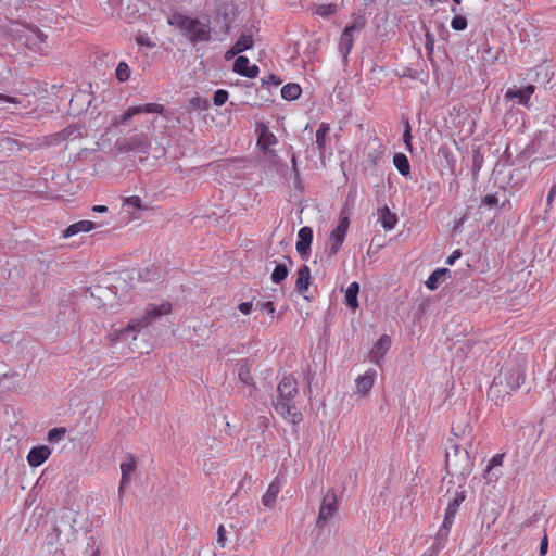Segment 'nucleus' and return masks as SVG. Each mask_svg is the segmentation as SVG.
Returning <instances> with one entry per match:
<instances>
[{
  "label": "nucleus",
  "instance_id": "nucleus-1",
  "mask_svg": "<svg viewBox=\"0 0 556 556\" xmlns=\"http://www.w3.org/2000/svg\"><path fill=\"white\" fill-rule=\"evenodd\" d=\"M526 357L517 356L514 362L505 364L500 375L494 378L488 395L496 404H502L511 391H516L525 382Z\"/></svg>",
  "mask_w": 556,
  "mask_h": 556
},
{
  "label": "nucleus",
  "instance_id": "nucleus-2",
  "mask_svg": "<svg viewBox=\"0 0 556 556\" xmlns=\"http://www.w3.org/2000/svg\"><path fill=\"white\" fill-rule=\"evenodd\" d=\"M169 23L179 27V29L192 43L211 40L212 28L208 22L204 23L199 18H193L178 13L173 15Z\"/></svg>",
  "mask_w": 556,
  "mask_h": 556
},
{
  "label": "nucleus",
  "instance_id": "nucleus-3",
  "mask_svg": "<svg viewBox=\"0 0 556 556\" xmlns=\"http://www.w3.org/2000/svg\"><path fill=\"white\" fill-rule=\"evenodd\" d=\"M278 396L273 401L275 410L281 416L294 408V397L299 393L298 383L292 377H283L277 387Z\"/></svg>",
  "mask_w": 556,
  "mask_h": 556
},
{
  "label": "nucleus",
  "instance_id": "nucleus-4",
  "mask_svg": "<svg viewBox=\"0 0 556 556\" xmlns=\"http://www.w3.org/2000/svg\"><path fill=\"white\" fill-rule=\"evenodd\" d=\"M452 452H446V469L452 476L466 478L472 470L473 463L470 459L467 450H460L458 445H453Z\"/></svg>",
  "mask_w": 556,
  "mask_h": 556
},
{
  "label": "nucleus",
  "instance_id": "nucleus-5",
  "mask_svg": "<svg viewBox=\"0 0 556 556\" xmlns=\"http://www.w3.org/2000/svg\"><path fill=\"white\" fill-rule=\"evenodd\" d=\"M76 522V513L71 509H62L56 516L53 523L52 532L47 534L48 544H54L59 541L62 534L70 541L77 530L74 523Z\"/></svg>",
  "mask_w": 556,
  "mask_h": 556
},
{
  "label": "nucleus",
  "instance_id": "nucleus-6",
  "mask_svg": "<svg viewBox=\"0 0 556 556\" xmlns=\"http://www.w3.org/2000/svg\"><path fill=\"white\" fill-rule=\"evenodd\" d=\"M172 312V304L168 302L160 305L149 304L146 308L144 315L138 319H131L127 328L121 331V336L126 339V333L129 331H138L142 328L148 327L156 318L169 314Z\"/></svg>",
  "mask_w": 556,
  "mask_h": 556
},
{
  "label": "nucleus",
  "instance_id": "nucleus-7",
  "mask_svg": "<svg viewBox=\"0 0 556 556\" xmlns=\"http://www.w3.org/2000/svg\"><path fill=\"white\" fill-rule=\"evenodd\" d=\"M339 502L336 491L329 489L323 497L316 527L323 529L327 522L338 513Z\"/></svg>",
  "mask_w": 556,
  "mask_h": 556
},
{
  "label": "nucleus",
  "instance_id": "nucleus-8",
  "mask_svg": "<svg viewBox=\"0 0 556 556\" xmlns=\"http://www.w3.org/2000/svg\"><path fill=\"white\" fill-rule=\"evenodd\" d=\"M118 150L122 152H139L148 154L150 150V139L146 134H136L130 137H126L117 142Z\"/></svg>",
  "mask_w": 556,
  "mask_h": 556
},
{
  "label": "nucleus",
  "instance_id": "nucleus-9",
  "mask_svg": "<svg viewBox=\"0 0 556 556\" xmlns=\"http://www.w3.org/2000/svg\"><path fill=\"white\" fill-rule=\"evenodd\" d=\"M215 13L217 23L220 25L222 33L228 35L231 29V24L236 18L233 4L222 2L216 7Z\"/></svg>",
  "mask_w": 556,
  "mask_h": 556
},
{
  "label": "nucleus",
  "instance_id": "nucleus-10",
  "mask_svg": "<svg viewBox=\"0 0 556 556\" xmlns=\"http://www.w3.org/2000/svg\"><path fill=\"white\" fill-rule=\"evenodd\" d=\"M165 108L162 104L159 103H147L142 105L137 106H130L127 111H125L121 117L119 121L115 122L114 124H126L128 121H130L135 115L141 114V113H157L161 115H164Z\"/></svg>",
  "mask_w": 556,
  "mask_h": 556
},
{
  "label": "nucleus",
  "instance_id": "nucleus-11",
  "mask_svg": "<svg viewBox=\"0 0 556 556\" xmlns=\"http://www.w3.org/2000/svg\"><path fill=\"white\" fill-rule=\"evenodd\" d=\"M299 241L295 244L296 251L303 260H307L313 241V230L311 227L304 226L299 230Z\"/></svg>",
  "mask_w": 556,
  "mask_h": 556
},
{
  "label": "nucleus",
  "instance_id": "nucleus-12",
  "mask_svg": "<svg viewBox=\"0 0 556 556\" xmlns=\"http://www.w3.org/2000/svg\"><path fill=\"white\" fill-rule=\"evenodd\" d=\"M255 131L257 134V147L260 150L270 148L278 142L276 136L264 123H257Z\"/></svg>",
  "mask_w": 556,
  "mask_h": 556
},
{
  "label": "nucleus",
  "instance_id": "nucleus-13",
  "mask_svg": "<svg viewBox=\"0 0 556 556\" xmlns=\"http://www.w3.org/2000/svg\"><path fill=\"white\" fill-rule=\"evenodd\" d=\"M50 454L51 450L47 445L34 446L27 455V462L31 467H38L48 459Z\"/></svg>",
  "mask_w": 556,
  "mask_h": 556
},
{
  "label": "nucleus",
  "instance_id": "nucleus-14",
  "mask_svg": "<svg viewBox=\"0 0 556 556\" xmlns=\"http://www.w3.org/2000/svg\"><path fill=\"white\" fill-rule=\"evenodd\" d=\"M128 462H124L121 464L122 479L118 488L119 496H122L125 486L130 482L131 475L136 470L137 464L135 457L129 454Z\"/></svg>",
  "mask_w": 556,
  "mask_h": 556
},
{
  "label": "nucleus",
  "instance_id": "nucleus-15",
  "mask_svg": "<svg viewBox=\"0 0 556 556\" xmlns=\"http://www.w3.org/2000/svg\"><path fill=\"white\" fill-rule=\"evenodd\" d=\"M465 491L457 492L454 500L448 504L445 511V528H451L460 504L465 501Z\"/></svg>",
  "mask_w": 556,
  "mask_h": 556
},
{
  "label": "nucleus",
  "instance_id": "nucleus-16",
  "mask_svg": "<svg viewBox=\"0 0 556 556\" xmlns=\"http://www.w3.org/2000/svg\"><path fill=\"white\" fill-rule=\"evenodd\" d=\"M311 285V270L307 265H302L296 271L295 291L304 294Z\"/></svg>",
  "mask_w": 556,
  "mask_h": 556
},
{
  "label": "nucleus",
  "instance_id": "nucleus-17",
  "mask_svg": "<svg viewBox=\"0 0 556 556\" xmlns=\"http://www.w3.org/2000/svg\"><path fill=\"white\" fill-rule=\"evenodd\" d=\"M535 91L534 85H527L523 88L511 90L509 89L506 93V97L509 99H518V103L526 105L533 92Z\"/></svg>",
  "mask_w": 556,
  "mask_h": 556
},
{
  "label": "nucleus",
  "instance_id": "nucleus-18",
  "mask_svg": "<svg viewBox=\"0 0 556 556\" xmlns=\"http://www.w3.org/2000/svg\"><path fill=\"white\" fill-rule=\"evenodd\" d=\"M280 492V481L277 477L268 486L266 493L262 497V503L264 506L271 508L275 506L276 498L278 493Z\"/></svg>",
  "mask_w": 556,
  "mask_h": 556
},
{
  "label": "nucleus",
  "instance_id": "nucleus-19",
  "mask_svg": "<svg viewBox=\"0 0 556 556\" xmlns=\"http://www.w3.org/2000/svg\"><path fill=\"white\" fill-rule=\"evenodd\" d=\"M96 228V223L91 222V220H80V222H77V223H74L72 225H70L64 231H63V236L65 238H70L72 236H75L77 235L78 232L80 231H91L92 229Z\"/></svg>",
  "mask_w": 556,
  "mask_h": 556
},
{
  "label": "nucleus",
  "instance_id": "nucleus-20",
  "mask_svg": "<svg viewBox=\"0 0 556 556\" xmlns=\"http://www.w3.org/2000/svg\"><path fill=\"white\" fill-rule=\"evenodd\" d=\"M345 236L346 235L342 232H337L334 229L330 232L328 240L329 248L326 250V253L329 257L336 256L338 254L342 243L344 242Z\"/></svg>",
  "mask_w": 556,
  "mask_h": 556
},
{
  "label": "nucleus",
  "instance_id": "nucleus-21",
  "mask_svg": "<svg viewBox=\"0 0 556 556\" xmlns=\"http://www.w3.org/2000/svg\"><path fill=\"white\" fill-rule=\"evenodd\" d=\"M251 362L248 358L241 359L238 370V377L241 382L255 389V382L251 375Z\"/></svg>",
  "mask_w": 556,
  "mask_h": 556
},
{
  "label": "nucleus",
  "instance_id": "nucleus-22",
  "mask_svg": "<svg viewBox=\"0 0 556 556\" xmlns=\"http://www.w3.org/2000/svg\"><path fill=\"white\" fill-rule=\"evenodd\" d=\"M379 220L382 224V227L387 230H391L395 227L397 223V217L394 213H392L388 206H383L378 210Z\"/></svg>",
  "mask_w": 556,
  "mask_h": 556
},
{
  "label": "nucleus",
  "instance_id": "nucleus-23",
  "mask_svg": "<svg viewBox=\"0 0 556 556\" xmlns=\"http://www.w3.org/2000/svg\"><path fill=\"white\" fill-rule=\"evenodd\" d=\"M448 268H438L434 271L431 273L429 278L426 281V287L429 290H435L438 289L439 285L445 279L447 275H450Z\"/></svg>",
  "mask_w": 556,
  "mask_h": 556
},
{
  "label": "nucleus",
  "instance_id": "nucleus-24",
  "mask_svg": "<svg viewBox=\"0 0 556 556\" xmlns=\"http://www.w3.org/2000/svg\"><path fill=\"white\" fill-rule=\"evenodd\" d=\"M83 126L79 125H70L59 134H56V138L59 141H65L68 139H77L83 137Z\"/></svg>",
  "mask_w": 556,
  "mask_h": 556
},
{
  "label": "nucleus",
  "instance_id": "nucleus-25",
  "mask_svg": "<svg viewBox=\"0 0 556 556\" xmlns=\"http://www.w3.org/2000/svg\"><path fill=\"white\" fill-rule=\"evenodd\" d=\"M359 292L358 282H352L345 292V305L352 309L358 307L357 295Z\"/></svg>",
  "mask_w": 556,
  "mask_h": 556
},
{
  "label": "nucleus",
  "instance_id": "nucleus-26",
  "mask_svg": "<svg viewBox=\"0 0 556 556\" xmlns=\"http://www.w3.org/2000/svg\"><path fill=\"white\" fill-rule=\"evenodd\" d=\"M393 163L399 173L403 176H408L410 173V165L407 156L403 153H395L393 156Z\"/></svg>",
  "mask_w": 556,
  "mask_h": 556
},
{
  "label": "nucleus",
  "instance_id": "nucleus-27",
  "mask_svg": "<svg viewBox=\"0 0 556 556\" xmlns=\"http://www.w3.org/2000/svg\"><path fill=\"white\" fill-rule=\"evenodd\" d=\"M302 93V89L299 84L289 83L281 88V97L285 100H296Z\"/></svg>",
  "mask_w": 556,
  "mask_h": 556
},
{
  "label": "nucleus",
  "instance_id": "nucleus-28",
  "mask_svg": "<svg viewBox=\"0 0 556 556\" xmlns=\"http://www.w3.org/2000/svg\"><path fill=\"white\" fill-rule=\"evenodd\" d=\"M391 344L390 337L387 334L381 336L378 341L374 344L371 353L376 357L384 356L386 352L389 350Z\"/></svg>",
  "mask_w": 556,
  "mask_h": 556
},
{
  "label": "nucleus",
  "instance_id": "nucleus-29",
  "mask_svg": "<svg viewBox=\"0 0 556 556\" xmlns=\"http://www.w3.org/2000/svg\"><path fill=\"white\" fill-rule=\"evenodd\" d=\"M376 372H367L363 377H359L357 382V390L362 394H366L374 386Z\"/></svg>",
  "mask_w": 556,
  "mask_h": 556
},
{
  "label": "nucleus",
  "instance_id": "nucleus-30",
  "mask_svg": "<svg viewBox=\"0 0 556 556\" xmlns=\"http://www.w3.org/2000/svg\"><path fill=\"white\" fill-rule=\"evenodd\" d=\"M484 161V156L481 153V147L472 149V166H471V174L473 180H477L478 174L480 169L482 168V164Z\"/></svg>",
  "mask_w": 556,
  "mask_h": 556
},
{
  "label": "nucleus",
  "instance_id": "nucleus-31",
  "mask_svg": "<svg viewBox=\"0 0 556 556\" xmlns=\"http://www.w3.org/2000/svg\"><path fill=\"white\" fill-rule=\"evenodd\" d=\"M289 269L287 263H279L271 273V281L276 285L281 283L288 276Z\"/></svg>",
  "mask_w": 556,
  "mask_h": 556
},
{
  "label": "nucleus",
  "instance_id": "nucleus-32",
  "mask_svg": "<svg viewBox=\"0 0 556 556\" xmlns=\"http://www.w3.org/2000/svg\"><path fill=\"white\" fill-rule=\"evenodd\" d=\"M353 38L351 36H348V31H342L339 41V50L342 53L344 60L348 59V55L353 48Z\"/></svg>",
  "mask_w": 556,
  "mask_h": 556
},
{
  "label": "nucleus",
  "instance_id": "nucleus-33",
  "mask_svg": "<svg viewBox=\"0 0 556 556\" xmlns=\"http://www.w3.org/2000/svg\"><path fill=\"white\" fill-rule=\"evenodd\" d=\"M330 130L329 124L323 123L316 131V144L320 153L325 150L326 136Z\"/></svg>",
  "mask_w": 556,
  "mask_h": 556
},
{
  "label": "nucleus",
  "instance_id": "nucleus-34",
  "mask_svg": "<svg viewBox=\"0 0 556 556\" xmlns=\"http://www.w3.org/2000/svg\"><path fill=\"white\" fill-rule=\"evenodd\" d=\"M236 50L244 52L253 47V37L251 34H241L239 39L235 43Z\"/></svg>",
  "mask_w": 556,
  "mask_h": 556
},
{
  "label": "nucleus",
  "instance_id": "nucleus-35",
  "mask_svg": "<svg viewBox=\"0 0 556 556\" xmlns=\"http://www.w3.org/2000/svg\"><path fill=\"white\" fill-rule=\"evenodd\" d=\"M315 12L323 17H328L338 12V5L336 3L320 4Z\"/></svg>",
  "mask_w": 556,
  "mask_h": 556
},
{
  "label": "nucleus",
  "instance_id": "nucleus-36",
  "mask_svg": "<svg viewBox=\"0 0 556 556\" xmlns=\"http://www.w3.org/2000/svg\"><path fill=\"white\" fill-rule=\"evenodd\" d=\"M130 73H131L130 67L126 62L122 61L118 63V65L116 67V78L121 83L128 80L130 77Z\"/></svg>",
  "mask_w": 556,
  "mask_h": 556
},
{
  "label": "nucleus",
  "instance_id": "nucleus-37",
  "mask_svg": "<svg viewBox=\"0 0 556 556\" xmlns=\"http://www.w3.org/2000/svg\"><path fill=\"white\" fill-rule=\"evenodd\" d=\"M123 205L124 206H131L134 208L141 210V211H148L149 210V206L143 205L141 199L138 195H131V197H128V198H124Z\"/></svg>",
  "mask_w": 556,
  "mask_h": 556
},
{
  "label": "nucleus",
  "instance_id": "nucleus-38",
  "mask_svg": "<svg viewBox=\"0 0 556 556\" xmlns=\"http://www.w3.org/2000/svg\"><path fill=\"white\" fill-rule=\"evenodd\" d=\"M66 432L67 430L64 427L52 428L49 430L47 439L50 443H56L65 437Z\"/></svg>",
  "mask_w": 556,
  "mask_h": 556
},
{
  "label": "nucleus",
  "instance_id": "nucleus-39",
  "mask_svg": "<svg viewBox=\"0 0 556 556\" xmlns=\"http://www.w3.org/2000/svg\"><path fill=\"white\" fill-rule=\"evenodd\" d=\"M450 529L451 528H445V521L443 520V523H442V526H441V528L438 531L437 536H435V547L438 549L444 547V544H445V542L447 540V535H448Z\"/></svg>",
  "mask_w": 556,
  "mask_h": 556
},
{
  "label": "nucleus",
  "instance_id": "nucleus-40",
  "mask_svg": "<svg viewBox=\"0 0 556 556\" xmlns=\"http://www.w3.org/2000/svg\"><path fill=\"white\" fill-rule=\"evenodd\" d=\"M249 59L244 55H238V58L235 60L233 63V72L243 75V73L247 71L249 66Z\"/></svg>",
  "mask_w": 556,
  "mask_h": 556
},
{
  "label": "nucleus",
  "instance_id": "nucleus-41",
  "mask_svg": "<svg viewBox=\"0 0 556 556\" xmlns=\"http://www.w3.org/2000/svg\"><path fill=\"white\" fill-rule=\"evenodd\" d=\"M208 106H210V103L204 98L194 97L190 100V109L191 110L204 111V110H207Z\"/></svg>",
  "mask_w": 556,
  "mask_h": 556
},
{
  "label": "nucleus",
  "instance_id": "nucleus-42",
  "mask_svg": "<svg viewBox=\"0 0 556 556\" xmlns=\"http://www.w3.org/2000/svg\"><path fill=\"white\" fill-rule=\"evenodd\" d=\"M467 18L464 15H455L451 22V26L455 30H464L467 27Z\"/></svg>",
  "mask_w": 556,
  "mask_h": 556
},
{
  "label": "nucleus",
  "instance_id": "nucleus-43",
  "mask_svg": "<svg viewBox=\"0 0 556 556\" xmlns=\"http://www.w3.org/2000/svg\"><path fill=\"white\" fill-rule=\"evenodd\" d=\"M412 128L408 119L406 118L404 122L403 141L409 151H412Z\"/></svg>",
  "mask_w": 556,
  "mask_h": 556
},
{
  "label": "nucleus",
  "instance_id": "nucleus-44",
  "mask_svg": "<svg viewBox=\"0 0 556 556\" xmlns=\"http://www.w3.org/2000/svg\"><path fill=\"white\" fill-rule=\"evenodd\" d=\"M283 417H289L293 425H299L303 420V415L298 410L296 405H294V408H291L290 412H286Z\"/></svg>",
  "mask_w": 556,
  "mask_h": 556
},
{
  "label": "nucleus",
  "instance_id": "nucleus-45",
  "mask_svg": "<svg viewBox=\"0 0 556 556\" xmlns=\"http://www.w3.org/2000/svg\"><path fill=\"white\" fill-rule=\"evenodd\" d=\"M228 91L226 90H223V89H219L217 91H215L214 96H213V102L216 106H220L223 104L226 103V101L228 100Z\"/></svg>",
  "mask_w": 556,
  "mask_h": 556
},
{
  "label": "nucleus",
  "instance_id": "nucleus-46",
  "mask_svg": "<svg viewBox=\"0 0 556 556\" xmlns=\"http://www.w3.org/2000/svg\"><path fill=\"white\" fill-rule=\"evenodd\" d=\"M13 146H16L18 150L21 149V143L14 138L4 137L0 140V147L4 149H13Z\"/></svg>",
  "mask_w": 556,
  "mask_h": 556
},
{
  "label": "nucleus",
  "instance_id": "nucleus-47",
  "mask_svg": "<svg viewBox=\"0 0 556 556\" xmlns=\"http://www.w3.org/2000/svg\"><path fill=\"white\" fill-rule=\"evenodd\" d=\"M28 29H29V30L34 34V36H35V40H34V42H33V45H34V46H36V45H37V41H38L39 43H42V42L46 40L47 36H46V35H45V34H43V33H42V31H41L37 26H31V27H29Z\"/></svg>",
  "mask_w": 556,
  "mask_h": 556
},
{
  "label": "nucleus",
  "instance_id": "nucleus-48",
  "mask_svg": "<svg viewBox=\"0 0 556 556\" xmlns=\"http://www.w3.org/2000/svg\"><path fill=\"white\" fill-rule=\"evenodd\" d=\"M498 203V199L496 194H486L481 199V205H485L488 207L496 206Z\"/></svg>",
  "mask_w": 556,
  "mask_h": 556
},
{
  "label": "nucleus",
  "instance_id": "nucleus-49",
  "mask_svg": "<svg viewBox=\"0 0 556 556\" xmlns=\"http://www.w3.org/2000/svg\"><path fill=\"white\" fill-rule=\"evenodd\" d=\"M349 225H350L349 217L348 216H341L340 220H339V224L334 228V230H337V232H342V233L346 235L348 229H349Z\"/></svg>",
  "mask_w": 556,
  "mask_h": 556
},
{
  "label": "nucleus",
  "instance_id": "nucleus-50",
  "mask_svg": "<svg viewBox=\"0 0 556 556\" xmlns=\"http://www.w3.org/2000/svg\"><path fill=\"white\" fill-rule=\"evenodd\" d=\"M366 17L364 15H358L354 17L352 22V28H355L356 30L361 31L366 26Z\"/></svg>",
  "mask_w": 556,
  "mask_h": 556
},
{
  "label": "nucleus",
  "instance_id": "nucleus-51",
  "mask_svg": "<svg viewBox=\"0 0 556 556\" xmlns=\"http://www.w3.org/2000/svg\"><path fill=\"white\" fill-rule=\"evenodd\" d=\"M262 152H263V156L267 161H269L271 163H276L277 162L276 159L278 157V155L276 154V151L274 149H271V147L267 148V149H263Z\"/></svg>",
  "mask_w": 556,
  "mask_h": 556
},
{
  "label": "nucleus",
  "instance_id": "nucleus-52",
  "mask_svg": "<svg viewBox=\"0 0 556 556\" xmlns=\"http://www.w3.org/2000/svg\"><path fill=\"white\" fill-rule=\"evenodd\" d=\"M256 307L260 308L261 311H266L269 314H274V312H275V306L271 301H267V302H263V303L257 302Z\"/></svg>",
  "mask_w": 556,
  "mask_h": 556
},
{
  "label": "nucleus",
  "instance_id": "nucleus-53",
  "mask_svg": "<svg viewBox=\"0 0 556 556\" xmlns=\"http://www.w3.org/2000/svg\"><path fill=\"white\" fill-rule=\"evenodd\" d=\"M504 454H497L490 460L486 470L490 471L495 466H501L503 463Z\"/></svg>",
  "mask_w": 556,
  "mask_h": 556
},
{
  "label": "nucleus",
  "instance_id": "nucleus-54",
  "mask_svg": "<svg viewBox=\"0 0 556 556\" xmlns=\"http://www.w3.org/2000/svg\"><path fill=\"white\" fill-rule=\"evenodd\" d=\"M281 84V79L276 76L275 74H270L267 79H262V85H274V86H278Z\"/></svg>",
  "mask_w": 556,
  "mask_h": 556
},
{
  "label": "nucleus",
  "instance_id": "nucleus-55",
  "mask_svg": "<svg viewBox=\"0 0 556 556\" xmlns=\"http://www.w3.org/2000/svg\"><path fill=\"white\" fill-rule=\"evenodd\" d=\"M258 67L256 65L248 66L247 71L243 73L242 76L248 78H255L258 75Z\"/></svg>",
  "mask_w": 556,
  "mask_h": 556
},
{
  "label": "nucleus",
  "instance_id": "nucleus-56",
  "mask_svg": "<svg viewBox=\"0 0 556 556\" xmlns=\"http://www.w3.org/2000/svg\"><path fill=\"white\" fill-rule=\"evenodd\" d=\"M226 530L224 528V526H219L218 530H217V543L224 547L225 546V541H226Z\"/></svg>",
  "mask_w": 556,
  "mask_h": 556
},
{
  "label": "nucleus",
  "instance_id": "nucleus-57",
  "mask_svg": "<svg viewBox=\"0 0 556 556\" xmlns=\"http://www.w3.org/2000/svg\"><path fill=\"white\" fill-rule=\"evenodd\" d=\"M255 481L253 480L252 476L251 475H248L245 473V476L243 477V479L241 480L240 482V486L239 489H243V488H251V485L254 483Z\"/></svg>",
  "mask_w": 556,
  "mask_h": 556
},
{
  "label": "nucleus",
  "instance_id": "nucleus-58",
  "mask_svg": "<svg viewBox=\"0 0 556 556\" xmlns=\"http://www.w3.org/2000/svg\"><path fill=\"white\" fill-rule=\"evenodd\" d=\"M0 102H7V103H12V104H20L21 100L18 98H15V97H10V96L0 93Z\"/></svg>",
  "mask_w": 556,
  "mask_h": 556
},
{
  "label": "nucleus",
  "instance_id": "nucleus-59",
  "mask_svg": "<svg viewBox=\"0 0 556 556\" xmlns=\"http://www.w3.org/2000/svg\"><path fill=\"white\" fill-rule=\"evenodd\" d=\"M252 307H253V304L252 302H242L241 304H239L238 308L240 309V312L244 315H248L251 313L252 311Z\"/></svg>",
  "mask_w": 556,
  "mask_h": 556
},
{
  "label": "nucleus",
  "instance_id": "nucleus-60",
  "mask_svg": "<svg viewBox=\"0 0 556 556\" xmlns=\"http://www.w3.org/2000/svg\"><path fill=\"white\" fill-rule=\"evenodd\" d=\"M547 549H548V538L545 534L542 538L541 543H540V555L544 556L547 553Z\"/></svg>",
  "mask_w": 556,
  "mask_h": 556
},
{
  "label": "nucleus",
  "instance_id": "nucleus-61",
  "mask_svg": "<svg viewBox=\"0 0 556 556\" xmlns=\"http://www.w3.org/2000/svg\"><path fill=\"white\" fill-rule=\"evenodd\" d=\"M462 251L459 249L453 251V253L447 257L446 264L453 265L456 260L460 258Z\"/></svg>",
  "mask_w": 556,
  "mask_h": 556
},
{
  "label": "nucleus",
  "instance_id": "nucleus-62",
  "mask_svg": "<svg viewBox=\"0 0 556 556\" xmlns=\"http://www.w3.org/2000/svg\"><path fill=\"white\" fill-rule=\"evenodd\" d=\"M383 154V151L377 152L375 155L368 154V162H370L375 166L382 159Z\"/></svg>",
  "mask_w": 556,
  "mask_h": 556
},
{
  "label": "nucleus",
  "instance_id": "nucleus-63",
  "mask_svg": "<svg viewBox=\"0 0 556 556\" xmlns=\"http://www.w3.org/2000/svg\"><path fill=\"white\" fill-rule=\"evenodd\" d=\"M136 41L140 46H148V47H153L154 46L148 37L142 36V35H139L136 38Z\"/></svg>",
  "mask_w": 556,
  "mask_h": 556
},
{
  "label": "nucleus",
  "instance_id": "nucleus-64",
  "mask_svg": "<svg viewBox=\"0 0 556 556\" xmlns=\"http://www.w3.org/2000/svg\"><path fill=\"white\" fill-rule=\"evenodd\" d=\"M433 45H434V40H433L432 36L429 33H427L426 34V50L428 51V53H432Z\"/></svg>",
  "mask_w": 556,
  "mask_h": 556
}]
</instances>
